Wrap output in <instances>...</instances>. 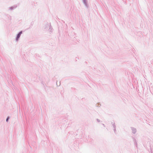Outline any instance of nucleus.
I'll list each match as a JSON object with an SVG mask.
<instances>
[{
	"mask_svg": "<svg viewBox=\"0 0 153 153\" xmlns=\"http://www.w3.org/2000/svg\"><path fill=\"white\" fill-rule=\"evenodd\" d=\"M22 32H20L18 34V35L17 36V38H16V40H18V39H19V38L20 37V36L21 34H22Z\"/></svg>",
	"mask_w": 153,
	"mask_h": 153,
	"instance_id": "1",
	"label": "nucleus"
},
{
	"mask_svg": "<svg viewBox=\"0 0 153 153\" xmlns=\"http://www.w3.org/2000/svg\"><path fill=\"white\" fill-rule=\"evenodd\" d=\"M9 117H7V119H6V121H7H7H8V120H9Z\"/></svg>",
	"mask_w": 153,
	"mask_h": 153,
	"instance_id": "3",
	"label": "nucleus"
},
{
	"mask_svg": "<svg viewBox=\"0 0 153 153\" xmlns=\"http://www.w3.org/2000/svg\"><path fill=\"white\" fill-rule=\"evenodd\" d=\"M60 82H56V85H57V86H59L60 85Z\"/></svg>",
	"mask_w": 153,
	"mask_h": 153,
	"instance_id": "2",
	"label": "nucleus"
}]
</instances>
